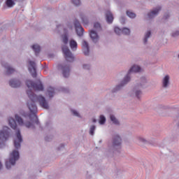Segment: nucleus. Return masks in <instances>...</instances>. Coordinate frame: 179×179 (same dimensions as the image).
Instances as JSON below:
<instances>
[{
    "label": "nucleus",
    "instance_id": "nucleus-44",
    "mask_svg": "<svg viewBox=\"0 0 179 179\" xmlns=\"http://www.w3.org/2000/svg\"><path fill=\"white\" fill-rule=\"evenodd\" d=\"M13 1H17V0H13Z\"/></svg>",
    "mask_w": 179,
    "mask_h": 179
},
{
    "label": "nucleus",
    "instance_id": "nucleus-27",
    "mask_svg": "<svg viewBox=\"0 0 179 179\" xmlns=\"http://www.w3.org/2000/svg\"><path fill=\"white\" fill-rule=\"evenodd\" d=\"M127 16H129V17H131V19H134V17H136V14H135L134 13H132L129 10L127 11Z\"/></svg>",
    "mask_w": 179,
    "mask_h": 179
},
{
    "label": "nucleus",
    "instance_id": "nucleus-38",
    "mask_svg": "<svg viewBox=\"0 0 179 179\" xmlns=\"http://www.w3.org/2000/svg\"><path fill=\"white\" fill-rule=\"evenodd\" d=\"M138 140L139 141V142H143V143L146 142V140H145L144 138H141V137H139V138H138Z\"/></svg>",
    "mask_w": 179,
    "mask_h": 179
},
{
    "label": "nucleus",
    "instance_id": "nucleus-33",
    "mask_svg": "<svg viewBox=\"0 0 179 179\" xmlns=\"http://www.w3.org/2000/svg\"><path fill=\"white\" fill-rule=\"evenodd\" d=\"M94 27L96 30H101V26L100 25V23H99V22H95L94 24Z\"/></svg>",
    "mask_w": 179,
    "mask_h": 179
},
{
    "label": "nucleus",
    "instance_id": "nucleus-32",
    "mask_svg": "<svg viewBox=\"0 0 179 179\" xmlns=\"http://www.w3.org/2000/svg\"><path fill=\"white\" fill-rule=\"evenodd\" d=\"M71 2L75 6H79L80 5V0H71Z\"/></svg>",
    "mask_w": 179,
    "mask_h": 179
},
{
    "label": "nucleus",
    "instance_id": "nucleus-29",
    "mask_svg": "<svg viewBox=\"0 0 179 179\" xmlns=\"http://www.w3.org/2000/svg\"><path fill=\"white\" fill-rule=\"evenodd\" d=\"M99 124L101 125L106 124V117L104 116L103 115L100 116Z\"/></svg>",
    "mask_w": 179,
    "mask_h": 179
},
{
    "label": "nucleus",
    "instance_id": "nucleus-6",
    "mask_svg": "<svg viewBox=\"0 0 179 179\" xmlns=\"http://www.w3.org/2000/svg\"><path fill=\"white\" fill-rule=\"evenodd\" d=\"M9 131L10 129L8 127H3V129L0 131V142L3 143L9 138Z\"/></svg>",
    "mask_w": 179,
    "mask_h": 179
},
{
    "label": "nucleus",
    "instance_id": "nucleus-35",
    "mask_svg": "<svg viewBox=\"0 0 179 179\" xmlns=\"http://www.w3.org/2000/svg\"><path fill=\"white\" fill-rule=\"evenodd\" d=\"M135 93L137 99H140L141 96H142V92H141L140 90H136Z\"/></svg>",
    "mask_w": 179,
    "mask_h": 179
},
{
    "label": "nucleus",
    "instance_id": "nucleus-14",
    "mask_svg": "<svg viewBox=\"0 0 179 179\" xmlns=\"http://www.w3.org/2000/svg\"><path fill=\"white\" fill-rule=\"evenodd\" d=\"M106 22L109 24L113 23V21L114 20V16L113 15V13H111V11H106Z\"/></svg>",
    "mask_w": 179,
    "mask_h": 179
},
{
    "label": "nucleus",
    "instance_id": "nucleus-4",
    "mask_svg": "<svg viewBox=\"0 0 179 179\" xmlns=\"http://www.w3.org/2000/svg\"><path fill=\"white\" fill-rule=\"evenodd\" d=\"M141 67L139 66H133L129 71L128 74L127 75V76L124 77L123 81L122 82V85L121 86H124V85H127V83L128 82H129V80H131V77H129V73H131V72H141Z\"/></svg>",
    "mask_w": 179,
    "mask_h": 179
},
{
    "label": "nucleus",
    "instance_id": "nucleus-3",
    "mask_svg": "<svg viewBox=\"0 0 179 179\" xmlns=\"http://www.w3.org/2000/svg\"><path fill=\"white\" fill-rule=\"evenodd\" d=\"M26 85L28 89H34V90H37L38 92H43L44 90V87L41 83V80H37L36 83L28 80L26 82Z\"/></svg>",
    "mask_w": 179,
    "mask_h": 179
},
{
    "label": "nucleus",
    "instance_id": "nucleus-26",
    "mask_svg": "<svg viewBox=\"0 0 179 179\" xmlns=\"http://www.w3.org/2000/svg\"><path fill=\"white\" fill-rule=\"evenodd\" d=\"M110 120L113 122V124H115V125H118L120 124V122L115 118V115H110Z\"/></svg>",
    "mask_w": 179,
    "mask_h": 179
},
{
    "label": "nucleus",
    "instance_id": "nucleus-18",
    "mask_svg": "<svg viewBox=\"0 0 179 179\" xmlns=\"http://www.w3.org/2000/svg\"><path fill=\"white\" fill-rule=\"evenodd\" d=\"M21 83L17 80H10V86L11 87H20Z\"/></svg>",
    "mask_w": 179,
    "mask_h": 179
},
{
    "label": "nucleus",
    "instance_id": "nucleus-43",
    "mask_svg": "<svg viewBox=\"0 0 179 179\" xmlns=\"http://www.w3.org/2000/svg\"><path fill=\"white\" fill-rule=\"evenodd\" d=\"M116 89H120V86L116 87Z\"/></svg>",
    "mask_w": 179,
    "mask_h": 179
},
{
    "label": "nucleus",
    "instance_id": "nucleus-15",
    "mask_svg": "<svg viewBox=\"0 0 179 179\" xmlns=\"http://www.w3.org/2000/svg\"><path fill=\"white\" fill-rule=\"evenodd\" d=\"M83 51L85 55H89V43L83 41L82 43Z\"/></svg>",
    "mask_w": 179,
    "mask_h": 179
},
{
    "label": "nucleus",
    "instance_id": "nucleus-28",
    "mask_svg": "<svg viewBox=\"0 0 179 179\" xmlns=\"http://www.w3.org/2000/svg\"><path fill=\"white\" fill-rule=\"evenodd\" d=\"M150 34H151L150 31H148L146 33L145 38L143 40L144 44H146L148 43V38H149L150 37Z\"/></svg>",
    "mask_w": 179,
    "mask_h": 179
},
{
    "label": "nucleus",
    "instance_id": "nucleus-36",
    "mask_svg": "<svg viewBox=\"0 0 179 179\" xmlns=\"http://www.w3.org/2000/svg\"><path fill=\"white\" fill-rule=\"evenodd\" d=\"M73 115H76V117H79V113L76 110H71Z\"/></svg>",
    "mask_w": 179,
    "mask_h": 179
},
{
    "label": "nucleus",
    "instance_id": "nucleus-8",
    "mask_svg": "<svg viewBox=\"0 0 179 179\" xmlns=\"http://www.w3.org/2000/svg\"><path fill=\"white\" fill-rule=\"evenodd\" d=\"M23 142L22 138V134H20V130H17L16 133V138L14 140V146L15 149H20V143Z\"/></svg>",
    "mask_w": 179,
    "mask_h": 179
},
{
    "label": "nucleus",
    "instance_id": "nucleus-11",
    "mask_svg": "<svg viewBox=\"0 0 179 179\" xmlns=\"http://www.w3.org/2000/svg\"><path fill=\"white\" fill-rule=\"evenodd\" d=\"M115 33L117 34V36H120L121 34L128 35L131 33V31L128 28L121 29L119 27H115Z\"/></svg>",
    "mask_w": 179,
    "mask_h": 179
},
{
    "label": "nucleus",
    "instance_id": "nucleus-1",
    "mask_svg": "<svg viewBox=\"0 0 179 179\" xmlns=\"http://www.w3.org/2000/svg\"><path fill=\"white\" fill-rule=\"evenodd\" d=\"M27 94L29 98V101L27 103L28 108L31 113H32L36 124L38 125V119H37V116L36 115V113H37V106H36V101H38L42 108H45L46 110L48 109L49 107L48 103H47L44 96H37L34 94L31 90H28Z\"/></svg>",
    "mask_w": 179,
    "mask_h": 179
},
{
    "label": "nucleus",
    "instance_id": "nucleus-37",
    "mask_svg": "<svg viewBox=\"0 0 179 179\" xmlns=\"http://www.w3.org/2000/svg\"><path fill=\"white\" fill-rule=\"evenodd\" d=\"M83 68H84V69H90V66H89L87 64H84L83 65Z\"/></svg>",
    "mask_w": 179,
    "mask_h": 179
},
{
    "label": "nucleus",
    "instance_id": "nucleus-39",
    "mask_svg": "<svg viewBox=\"0 0 179 179\" xmlns=\"http://www.w3.org/2000/svg\"><path fill=\"white\" fill-rule=\"evenodd\" d=\"M141 80H143V82H146V78H145V77L141 78Z\"/></svg>",
    "mask_w": 179,
    "mask_h": 179
},
{
    "label": "nucleus",
    "instance_id": "nucleus-34",
    "mask_svg": "<svg viewBox=\"0 0 179 179\" xmlns=\"http://www.w3.org/2000/svg\"><path fill=\"white\" fill-rule=\"evenodd\" d=\"M94 129H96V126L93 125L90 127V135H94Z\"/></svg>",
    "mask_w": 179,
    "mask_h": 179
},
{
    "label": "nucleus",
    "instance_id": "nucleus-19",
    "mask_svg": "<svg viewBox=\"0 0 179 179\" xmlns=\"http://www.w3.org/2000/svg\"><path fill=\"white\" fill-rule=\"evenodd\" d=\"M8 124L13 129H16L17 128V124H16V121L13 117H10L8 120Z\"/></svg>",
    "mask_w": 179,
    "mask_h": 179
},
{
    "label": "nucleus",
    "instance_id": "nucleus-17",
    "mask_svg": "<svg viewBox=\"0 0 179 179\" xmlns=\"http://www.w3.org/2000/svg\"><path fill=\"white\" fill-rule=\"evenodd\" d=\"M121 137L120 136L116 135L113 138V146H120L121 145Z\"/></svg>",
    "mask_w": 179,
    "mask_h": 179
},
{
    "label": "nucleus",
    "instance_id": "nucleus-21",
    "mask_svg": "<svg viewBox=\"0 0 179 179\" xmlns=\"http://www.w3.org/2000/svg\"><path fill=\"white\" fill-rule=\"evenodd\" d=\"M169 81H170V76H169L167 75L163 79V81H162L163 87H167V86H169Z\"/></svg>",
    "mask_w": 179,
    "mask_h": 179
},
{
    "label": "nucleus",
    "instance_id": "nucleus-2",
    "mask_svg": "<svg viewBox=\"0 0 179 179\" xmlns=\"http://www.w3.org/2000/svg\"><path fill=\"white\" fill-rule=\"evenodd\" d=\"M19 151L17 150H13L10 154V158L9 161L6 162V167L9 170L10 169L11 166H15L16 164V161L19 160Z\"/></svg>",
    "mask_w": 179,
    "mask_h": 179
},
{
    "label": "nucleus",
    "instance_id": "nucleus-31",
    "mask_svg": "<svg viewBox=\"0 0 179 179\" xmlns=\"http://www.w3.org/2000/svg\"><path fill=\"white\" fill-rule=\"evenodd\" d=\"M81 19L83 24L86 25L89 23V20H87V18L85 16H82Z\"/></svg>",
    "mask_w": 179,
    "mask_h": 179
},
{
    "label": "nucleus",
    "instance_id": "nucleus-13",
    "mask_svg": "<svg viewBox=\"0 0 179 179\" xmlns=\"http://www.w3.org/2000/svg\"><path fill=\"white\" fill-rule=\"evenodd\" d=\"M90 36L94 43H97V41H99L100 38V37L97 34V32L95 31L94 30L90 31Z\"/></svg>",
    "mask_w": 179,
    "mask_h": 179
},
{
    "label": "nucleus",
    "instance_id": "nucleus-42",
    "mask_svg": "<svg viewBox=\"0 0 179 179\" xmlns=\"http://www.w3.org/2000/svg\"><path fill=\"white\" fill-rule=\"evenodd\" d=\"M96 119L92 120V122H96Z\"/></svg>",
    "mask_w": 179,
    "mask_h": 179
},
{
    "label": "nucleus",
    "instance_id": "nucleus-20",
    "mask_svg": "<svg viewBox=\"0 0 179 179\" xmlns=\"http://www.w3.org/2000/svg\"><path fill=\"white\" fill-rule=\"evenodd\" d=\"M69 44H70V47H71V50H73V51H75L76 50V48H78V43H76V41H75V40H71Z\"/></svg>",
    "mask_w": 179,
    "mask_h": 179
},
{
    "label": "nucleus",
    "instance_id": "nucleus-12",
    "mask_svg": "<svg viewBox=\"0 0 179 179\" xmlns=\"http://www.w3.org/2000/svg\"><path fill=\"white\" fill-rule=\"evenodd\" d=\"M29 64L31 66L29 68V71L31 73L32 78H36L37 72L36 71V63L34 62L29 61Z\"/></svg>",
    "mask_w": 179,
    "mask_h": 179
},
{
    "label": "nucleus",
    "instance_id": "nucleus-9",
    "mask_svg": "<svg viewBox=\"0 0 179 179\" xmlns=\"http://www.w3.org/2000/svg\"><path fill=\"white\" fill-rule=\"evenodd\" d=\"M74 26L77 35L79 36V37L83 36L84 29L83 27H82V25H80V22H79L78 20H76L74 22Z\"/></svg>",
    "mask_w": 179,
    "mask_h": 179
},
{
    "label": "nucleus",
    "instance_id": "nucleus-16",
    "mask_svg": "<svg viewBox=\"0 0 179 179\" xmlns=\"http://www.w3.org/2000/svg\"><path fill=\"white\" fill-rule=\"evenodd\" d=\"M160 10H162V7H157V8H155V10L148 13V17L150 19L155 17V16H156V15H157V13H159Z\"/></svg>",
    "mask_w": 179,
    "mask_h": 179
},
{
    "label": "nucleus",
    "instance_id": "nucleus-25",
    "mask_svg": "<svg viewBox=\"0 0 179 179\" xmlns=\"http://www.w3.org/2000/svg\"><path fill=\"white\" fill-rule=\"evenodd\" d=\"M6 5L8 8H13V6H15V1L13 0H6Z\"/></svg>",
    "mask_w": 179,
    "mask_h": 179
},
{
    "label": "nucleus",
    "instance_id": "nucleus-5",
    "mask_svg": "<svg viewBox=\"0 0 179 179\" xmlns=\"http://www.w3.org/2000/svg\"><path fill=\"white\" fill-rule=\"evenodd\" d=\"M62 50L66 61L68 62H73L75 57H73V55H72V52H71V50H69V48L67 46H63Z\"/></svg>",
    "mask_w": 179,
    "mask_h": 179
},
{
    "label": "nucleus",
    "instance_id": "nucleus-23",
    "mask_svg": "<svg viewBox=\"0 0 179 179\" xmlns=\"http://www.w3.org/2000/svg\"><path fill=\"white\" fill-rule=\"evenodd\" d=\"M31 48H32V50H34L36 55H37L38 54V52H40V50H41L40 45L35 44L31 46Z\"/></svg>",
    "mask_w": 179,
    "mask_h": 179
},
{
    "label": "nucleus",
    "instance_id": "nucleus-24",
    "mask_svg": "<svg viewBox=\"0 0 179 179\" xmlns=\"http://www.w3.org/2000/svg\"><path fill=\"white\" fill-rule=\"evenodd\" d=\"M49 97H53L54 94L55 93V90L51 87H50L48 90Z\"/></svg>",
    "mask_w": 179,
    "mask_h": 179
},
{
    "label": "nucleus",
    "instance_id": "nucleus-22",
    "mask_svg": "<svg viewBox=\"0 0 179 179\" xmlns=\"http://www.w3.org/2000/svg\"><path fill=\"white\" fill-rule=\"evenodd\" d=\"M4 66L6 69H7L6 75H10L11 73H13V72H15V70L13 69V68L10 67V66L6 64Z\"/></svg>",
    "mask_w": 179,
    "mask_h": 179
},
{
    "label": "nucleus",
    "instance_id": "nucleus-30",
    "mask_svg": "<svg viewBox=\"0 0 179 179\" xmlns=\"http://www.w3.org/2000/svg\"><path fill=\"white\" fill-rule=\"evenodd\" d=\"M62 42L64 44H68V35L66 34L62 36Z\"/></svg>",
    "mask_w": 179,
    "mask_h": 179
},
{
    "label": "nucleus",
    "instance_id": "nucleus-7",
    "mask_svg": "<svg viewBox=\"0 0 179 179\" xmlns=\"http://www.w3.org/2000/svg\"><path fill=\"white\" fill-rule=\"evenodd\" d=\"M58 68L62 71V75L64 78H68V76H69V72H71V67L68 64H60L58 66Z\"/></svg>",
    "mask_w": 179,
    "mask_h": 179
},
{
    "label": "nucleus",
    "instance_id": "nucleus-40",
    "mask_svg": "<svg viewBox=\"0 0 179 179\" xmlns=\"http://www.w3.org/2000/svg\"><path fill=\"white\" fill-rule=\"evenodd\" d=\"M178 34H179V32L177 31L176 34H173V36H175L176 35V36H178Z\"/></svg>",
    "mask_w": 179,
    "mask_h": 179
},
{
    "label": "nucleus",
    "instance_id": "nucleus-41",
    "mask_svg": "<svg viewBox=\"0 0 179 179\" xmlns=\"http://www.w3.org/2000/svg\"><path fill=\"white\" fill-rule=\"evenodd\" d=\"M2 169V164L0 162V170Z\"/></svg>",
    "mask_w": 179,
    "mask_h": 179
},
{
    "label": "nucleus",
    "instance_id": "nucleus-10",
    "mask_svg": "<svg viewBox=\"0 0 179 179\" xmlns=\"http://www.w3.org/2000/svg\"><path fill=\"white\" fill-rule=\"evenodd\" d=\"M15 120L19 125H25L27 128H31V127L33 126V124L30 122H27L26 123H24L23 122V119H22V117H19V115H15Z\"/></svg>",
    "mask_w": 179,
    "mask_h": 179
}]
</instances>
